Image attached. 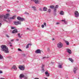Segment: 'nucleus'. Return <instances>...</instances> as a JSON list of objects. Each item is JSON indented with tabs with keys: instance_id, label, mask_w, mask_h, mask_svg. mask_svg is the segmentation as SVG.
<instances>
[{
	"instance_id": "dca6fc26",
	"label": "nucleus",
	"mask_w": 79,
	"mask_h": 79,
	"mask_svg": "<svg viewBox=\"0 0 79 79\" xmlns=\"http://www.w3.org/2000/svg\"><path fill=\"white\" fill-rule=\"evenodd\" d=\"M48 10V9H47V7H44L43 8V10L44 11H47Z\"/></svg>"
},
{
	"instance_id": "4d7b16f0",
	"label": "nucleus",
	"mask_w": 79,
	"mask_h": 79,
	"mask_svg": "<svg viewBox=\"0 0 79 79\" xmlns=\"http://www.w3.org/2000/svg\"><path fill=\"white\" fill-rule=\"evenodd\" d=\"M46 58H48V57H46Z\"/></svg>"
},
{
	"instance_id": "9d476101",
	"label": "nucleus",
	"mask_w": 79,
	"mask_h": 79,
	"mask_svg": "<svg viewBox=\"0 0 79 79\" xmlns=\"http://www.w3.org/2000/svg\"><path fill=\"white\" fill-rule=\"evenodd\" d=\"M67 51L69 54H71L72 52H71V50L69 49H67Z\"/></svg>"
},
{
	"instance_id": "9b49d317",
	"label": "nucleus",
	"mask_w": 79,
	"mask_h": 79,
	"mask_svg": "<svg viewBox=\"0 0 79 79\" xmlns=\"http://www.w3.org/2000/svg\"><path fill=\"white\" fill-rule=\"evenodd\" d=\"M24 77V75L23 74H20L19 77L20 79H22L23 77Z\"/></svg>"
},
{
	"instance_id": "7ed1b4c3",
	"label": "nucleus",
	"mask_w": 79,
	"mask_h": 79,
	"mask_svg": "<svg viewBox=\"0 0 79 79\" xmlns=\"http://www.w3.org/2000/svg\"><path fill=\"white\" fill-rule=\"evenodd\" d=\"M17 19L18 20H19L20 21H24V19L23 18H21V17L18 16L17 17Z\"/></svg>"
},
{
	"instance_id": "ddd939ff",
	"label": "nucleus",
	"mask_w": 79,
	"mask_h": 79,
	"mask_svg": "<svg viewBox=\"0 0 79 79\" xmlns=\"http://www.w3.org/2000/svg\"><path fill=\"white\" fill-rule=\"evenodd\" d=\"M58 8V5H57L54 9V12H56V8Z\"/></svg>"
},
{
	"instance_id": "c9c22d12",
	"label": "nucleus",
	"mask_w": 79,
	"mask_h": 79,
	"mask_svg": "<svg viewBox=\"0 0 79 79\" xmlns=\"http://www.w3.org/2000/svg\"><path fill=\"white\" fill-rule=\"evenodd\" d=\"M6 37H10V36H9L8 35H6Z\"/></svg>"
},
{
	"instance_id": "4c0bfd02",
	"label": "nucleus",
	"mask_w": 79,
	"mask_h": 79,
	"mask_svg": "<svg viewBox=\"0 0 79 79\" xmlns=\"http://www.w3.org/2000/svg\"><path fill=\"white\" fill-rule=\"evenodd\" d=\"M46 58V57H42V59H45V58Z\"/></svg>"
},
{
	"instance_id": "13d9d810",
	"label": "nucleus",
	"mask_w": 79,
	"mask_h": 79,
	"mask_svg": "<svg viewBox=\"0 0 79 79\" xmlns=\"http://www.w3.org/2000/svg\"><path fill=\"white\" fill-rule=\"evenodd\" d=\"M0 7H1V6H0Z\"/></svg>"
},
{
	"instance_id": "37998d69",
	"label": "nucleus",
	"mask_w": 79,
	"mask_h": 79,
	"mask_svg": "<svg viewBox=\"0 0 79 79\" xmlns=\"http://www.w3.org/2000/svg\"><path fill=\"white\" fill-rule=\"evenodd\" d=\"M13 41H14V40H11V42H13Z\"/></svg>"
},
{
	"instance_id": "f3484780",
	"label": "nucleus",
	"mask_w": 79,
	"mask_h": 79,
	"mask_svg": "<svg viewBox=\"0 0 79 79\" xmlns=\"http://www.w3.org/2000/svg\"><path fill=\"white\" fill-rule=\"evenodd\" d=\"M77 68L76 67L74 68V69H73V71L75 73H76V70H77Z\"/></svg>"
},
{
	"instance_id": "a19ab883",
	"label": "nucleus",
	"mask_w": 79,
	"mask_h": 79,
	"mask_svg": "<svg viewBox=\"0 0 79 79\" xmlns=\"http://www.w3.org/2000/svg\"><path fill=\"white\" fill-rule=\"evenodd\" d=\"M6 16H9V15H10V14H6Z\"/></svg>"
},
{
	"instance_id": "412c9836",
	"label": "nucleus",
	"mask_w": 79,
	"mask_h": 79,
	"mask_svg": "<svg viewBox=\"0 0 79 79\" xmlns=\"http://www.w3.org/2000/svg\"><path fill=\"white\" fill-rule=\"evenodd\" d=\"M20 35H21V34L20 33L18 34V36L19 37V38H22V37H21V36Z\"/></svg>"
},
{
	"instance_id": "cd10ccee",
	"label": "nucleus",
	"mask_w": 79,
	"mask_h": 79,
	"mask_svg": "<svg viewBox=\"0 0 79 79\" xmlns=\"http://www.w3.org/2000/svg\"><path fill=\"white\" fill-rule=\"evenodd\" d=\"M45 66V65L42 64V69H43V70H44V67Z\"/></svg>"
},
{
	"instance_id": "49530a36",
	"label": "nucleus",
	"mask_w": 79,
	"mask_h": 79,
	"mask_svg": "<svg viewBox=\"0 0 79 79\" xmlns=\"http://www.w3.org/2000/svg\"><path fill=\"white\" fill-rule=\"evenodd\" d=\"M1 26H2V23H0V27H1Z\"/></svg>"
},
{
	"instance_id": "ea45409f",
	"label": "nucleus",
	"mask_w": 79,
	"mask_h": 79,
	"mask_svg": "<svg viewBox=\"0 0 79 79\" xmlns=\"http://www.w3.org/2000/svg\"><path fill=\"white\" fill-rule=\"evenodd\" d=\"M44 25L45 26H46V23H44Z\"/></svg>"
},
{
	"instance_id": "1a4fd4ad",
	"label": "nucleus",
	"mask_w": 79,
	"mask_h": 79,
	"mask_svg": "<svg viewBox=\"0 0 79 79\" xmlns=\"http://www.w3.org/2000/svg\"><path fill=\"white\" fill-rule=\"evenodd\" d=\"M36 53H41V51L40 49H37L35 51Z\"/></svg>"
},
{
	"instance_id": "72a5a7b5",
	"label": "nucleus",
	"mask_w": 79,
	"mask_h": 79,
	"mask_svg": "<svg viewBox=\"0 0 79 79\" xmlns=\"http://www.w3.org/2000/svg\"><path fill=\"white\" fill-rule=\"evenodd\" d=\"M24 79H27V77H24Z\"/></svg>"
},
{
	"instance_id": "8fccbe9b",
	"label": "nucleus",
	"mask_w": 79,
	"mask_h": 79,
	"mask_svg": "<svg viewBox=\"0 0 79 79\" xmlns=\"http://www.w3.org/2000/svg\"><path fill=\"white\" fill-rule=\"evenodd\" d=\"M67 32V31H64V30H63V32Z\"/></svg>"
},
{
	"instance_id": "603ef678",
	"label": "nucleus",
	"mask_w": 79,
	"mask_h": 79,
	"mask_svg": "<svg viewBox=\"0 0 79 79\" xmlns=\"http://www.w3.org/2000/svg\"><path fill=\"white\" fill-rule=\"evenodd\" d=\"M10 47H11L12 46V45H10Z\"/></svg>"
},
{
	"instance_id": "423d86ee",
	"label": "nucleus",
	"mask_w": 79,
	"mask_h": 79,
	"mask_svg": "<svg viewBox=\"0 0 79 79\" xmlns=\"http://www.w3.org/2000/svg\"><path fill=\"white\" fill-rule=\"evenodd\" d=\"M4 18L5 19H7V18H8V16H5V15L0 16V18Z\"/></svg>"
},
{
	"instance_id": "39448f33",
	"label": "nucleus",
	"mask_w": 79,
	"mask_h": 79,
	"mask_svg": "<svg viewBox=\"0 0 79 79\" xmlns=\"http://www.w3.org/2000/svg\"><path fill=\"white\" fill-rule=\"evenodd\" d=\"M19 68L21 70H22V71H23L24 70V66H22V65H19Z\"/></svg>"
},
{
	"instance_id": "79ce46f5",
	"label": "nucleus",
	"mask_w": 79,
	"mask_h": 79,
	"mask_svg": "<svg viewBox=\"0 0 79 79\" xmlns=\"http://www.w3.org/2000/svg\"><path fill=\"white\" fill-rule=\"evenodd\" d=\"M4 21H6V19H3Z\"/></svg>"
},
{
	"instance_id": "c03bdc74",
	"label": "nucleus",
	"mask_w": 79,
	"mask_h": 79,
	"mask_svg": "<svg viewBox=\"0 0 79 79\" xmlns=\"http://www.w3.org/2000/svg\"><path fill=\"white\" fill-rule=\"evenodd\" d=\"M27 30H30V29L29 28H27Z\"/></svg>"
},
{
	"instance_id": "393cba45",
	"label": "nucleus",
	"mask_w": 79,
	"mask_h": 79,
	"mask_svg": "<svg viewBox=\"0 0 79 79\" xmlns=\"http://www.w3.org/2000/svg\"><path fill=\"white\" fill-rule=\"evenodd\" d=\"M65 43H66L67 45H68L69 44V42H68V41H65Z\"/></svg>"
},
{
	"instance_id": "2f4dec72",
	"label": "nucleus",
	"mask_w": 79,
	"mask_h": 79,
	"mask_svg": "<svg viewBox=\"0 0 79 79\" xmlns=\"http://www.w3.org/2000/svg\"><path fill=\"white\" fill-rule=\"evenodd\" d=\"M65 19H63V20H61V21L64 22V23H65Z\"/></svg>"
},
{
	"instance_id": "6e6d98bb",
	"label": "nucleus",
	"mask_w": 79,
	"mask_h": 79,
	"mask_svg": "<svg viewBox=\"0 0 79 79\" xmlns=\"http://www.w3.org/2000/svg\"><path fill=\"white\" fill-rule=\"evenodd\" d=\"M45 79H47V78H46Z\"/></svg>"
},
{
	"instance_id": "bb28decb",
	"label": "nucleus",
	"mask_w": 79,
	"mask_h": 79,
	"mask_svg": "<svg viewBox=\"0 0 79 79\" xmlns=\"http://www.w3.org/2000/svg\"><path fill=\"white\" fill-rule=\"evenodd\" d=\"M25 15H29V13H28L27 12H25Z\"/></svg>"
},
{
	"instance_id": "c85d7f7f",
	"label": "nucleus",
	"mask_w": 79,
	"mask_h": 79,
	"mask_svg": "<svg viewBox=\"0 0 79 79\" xmlns=\"http://www.w3.org/2000/svg\"><path fill=\"white\" fill-rule=\"evenodd\" d=\"M51 11H52V10H51V9H49L48 12H49V13H50V12H51Z\"/></svg>"
},
{
	"instance_id": "b1692460",
	"label": "nucleus",
	"mask_w": 79,
	"mask_h": 79,
	"mask_svg": "<svg viewBox=\"0 0 79 79\" xmlns=\"http://www.w3.org/2000/svg\"><path fill=\"white\" fill-rule=\"evenodd\" d=\"M54 6H50V8H52V9H53L54 8Z\"/></svg>"
},
{
	"instance_id": "6e6552de",
	"label": "nucleus",
	"mask_w": 79,
	"mask_h": 79,
	"mask_svg": "<svg viewBox=\"0 0 79 79\" xmlns=\"http://www.w3.org/2000/svg\"><path fill=\"white\" fill-rule=\"evenodd\" d=\"M14 23L15 25L17 26L18 24H21V22L17 21V22H15Z\"/></svg>"
},
{
	"instance_id": "4be33fe9",
	"label": "nucleus",
	"mask_w": 79,
	"mask_h": 79,
	"mask_svg": "<svg viewBox=\"0 0 79 79\" xmlns=\"http://www.w3.org/2000/svg\"><path fill=\"white\" fill-rule=\"evenodd\" d=\"M3 57L2 55L0 54V59L1 60L2 59H3Z\"/></svg>"
},
{
	"instance_id": "0eeeda50",
	"label": "nucleus",
	"mask_w": 79,
	"mask_h": 79,
	"mask_svg": "<svg viewBox=\"0 0 79 79\" xmlns=\"http://www.w3.org/2000/svg\"><path fill=\"white\" fill-rule=\"evenodd\" d=\"M75 15L76 17H79V12L77 11H75Z\"/></svg>"
},
{
	"instance_id": "aec40b11",
	"label": "nucleus",
	"mask_w": 79,
	"mask_h": 79,
	"mask_svg": "<svg viewBox=\"0 0 79 79\" xmlns=\"http://www.w3.org/2000/svg\"><path fill=\"white\" fill-rule=\"evenodd\" d=\"M29 45H31V44H27V46H26V48H29Z\"/></svg>"
},
{
	"instance_id": "f8f14e48",
	"label": "nucleus",
	"mask_w": 79,
	"mask_h": 79,
	"mask_svg": "<svg viewBox=\"0 0 79 79\" xmlns=\"http://www.w3.org/2000/svg\"><path fill=\"white\" fill-rule=\"evenodd\" d=\"M45 74L46 75V76H47V77H49L50 76V74L48 72H45Z\"/></svg>"
},
{
	"instance_id": "e433bc0d",
	"label": "nucleus",
	"mask_w": 79,
	"mask_h": 79,
	"mask_svg": "<svg viewBox=\"0 0 79 79\" xmlns=\"http://www.w3.org/2000/svg\"><path fill=\"white\" fill-rule=\"evenodd\" d=\"M2 73H3V72H2V71H0V74H2Z\"/></svg>"
},
{
	"instance_id": "09e8293b",
	"label": "nucleus",
	"mask_w": 79,
	"mask_h": 79,
	"mask_svg": "<svg viewBox=\"0 0 79 79\" xmlns=\"http://www.w3.org/2000/svg\"><path fill=\"white\" fill-rule=\"evenodd\" d=\"M7 11H8V12H9L10 11V10H7Z\"/></svg>"
},
{
	"instance_id": "2eb2a0df",
	"label": "nucleus",
	"mask_w": 79,
	"mask_h": 79,
	"mask_svg": "<svg viewBox=\"0 0 79 79\" xmlns=\"http://www.w3.org/2000/svg\"><path fill=\"white\" fill-rule=\"evenodd\" d=\"M64 12H63V11L62 10L60 11V15H64Z\"/></svg>"
},
{
	"instance_id": "5701e85b",
	"label": "nucleus",
	"mask_w": 79,
	"mask_h": 79,
	"mask_svg": "<svg viewBox=\"0 0 79 79\" xmlns=\"http://www.w3.org/2000/svg\"><path fill=\"white\" fill-rule=\"evenodd\" d=\"M58 67L59 68H62V64H60L59 65H58Z\"/></svg>"
},
{
	"instance_id": "f257e3e1",
	"label": "nucleus",
	"mask_w": 79,
	"mask_h": 79,
	"mask_svg": "<svg viewBox=\"0 0 79 79\" xmlns=\"http://www.w3.org/2000/svg\"><path fill=\"white\" fill-rule=\"evenodd\" d=\"M1 48L2 51L4 52L5 53H9V51H8V48L6 46L3 45L1 46Z\"/></svg>"
},
{
	"instance_id": "6ab92c4d",
	"label": "nucleus",
	"mask_w": 79,
	"mask_h": 79,
	"mask_svg": "<svg viewBox=\"0 0 79 79\" xmlns=\"http://www.w3.org/2000/svg\"><path fill=\"white\" fill-rule=\"evenodd\" d=\"M69 60L70 61H71V62H72V63H73V62H74V60H73V59L71 58H69Z\"/></svg>"
},
{
	"instance_id": "c756f323",
	"label": "nucleus",
	"mask_w": 79,
	"mask_h": 79,
	"mask_svg": "<svg viewBox=\"0 0 79 79\" xmlns=\"http://www.w3.org/2000/svg\"><path fill=\"white\" fill-rule=\"evenodd\" d=\"M18 51H20V52H22V50H21L20 49V48H18Z\"/></svg>"
},
{
	"instance_id": "f704fd0d",
	"label": "nucleus",
	"mask_w": 79,
	"mask_h": 79,
	"mask_svg": "<svg viewBox=\"0 0 79 79\" xmlns=\"http://www.w3.org/2000/svg\"><path fill=\"white\" fill-rule=\"evenodd\" d=\"M15 28V27H11V29H14Z\"/></svg>"
},
{
	"instance_id": "864d4df0",
	"label": "nucleus",
	"mask_w": 79,
	"mask_h": 79,
	"mask_svg": "<svg viewBox=\"0 0 79 79\" xmlns=\"http://www.w3.org/2000/svg\"><path fill=\"white\" fill-rule=\"evenodd\" d=\"M52 40H55V39H52Z\"/></svg>"
},
{
	"instance_id": "a211bd4d",
	"label": "nucleus",
	"mask_w": 79,
	"mask_h": 79,
	"mask_svg": "<svg viewBox=\"0 0 79 79\" xmlns=\"http://www.w3.org/2000/svg\"><path fill=\"white\" fill-rule=\"evenodd\" d=\"M13 69H17V68L16 66V65H14L13 67H12Z\"/></svg>"
},
{
	"instance_id": "473e14b6",
	"label": "nucleus",
	"mask_w": 79,
	"mask_h": 79,
	"mask_svg": "<svg viewBox=\"0 0 79 79\" xmlns=\"http://www.w3.org/2000/svg\"><path fill=\"white\" fill-rule=\"evenodd\" d=\"M41 27H42V28H44V25H42L41 26Z\"/></svg>"
},
{
	"instance_id": "20e7f679",
	"label": "nucleus",
	"mask_w": 79,
	"mask_h": 79,
	"mask_svg": "<svg viewBox=\"0 0 79 79\" xmlns=\"http://www.w3.org/2000/svg\"><path fill=\"white\" fill-rule=\"evenodd\" d=\"M31 1H34L36 4H39L40 3V1L39 0H31Z\"/></svg>"
},
{
	"instance_id": "de8ad7c7",
	"label": "nucleus",
	"mask_w": 79,
	"mask_h": 79,
	"mask_svg": "<svg viewBox=\"0 0 79 79\" xmlns=\"http://www.w3.org/2000/svg\"><path fill=\"white\" fill-rule=\"evenodd\" d=\"M16 40H17V41L19 40V39H17Z\"/></svg>"
},
{
	"instance_id": "7c9ffc66",
	"label": "nucleus",
	"mask_w": 79,
	"mask_h": 79,
	"mask_svg": "<svg viewBox=\"0 0 79 79\" xmlns=\"http://www.w3.org/2000/svg\"><path fill=\"white\" fill-rule=\"evenodd\" d=\"M60 24V23L57 22V23H56V25H58V24Z\"/></svg>"
},
{
	"instance_id": "3c124183",
	"label": "nucleus",
	"mask_w": 79,
	"mask_h": 79,
	"mask_svg": "<svg viewBox=\"0 0 79 79\" xmlns=\"http://www.w3.org/2000/svg\"><path fill=\"white\" fill-rule=\"evenodd\" d=\"M34 79H39V78H35Z\"/></svg>"
},
{
	"instance_id": "5fc2aeb1",
	"label": "nucleus",
	"mask_w": 79,
	"mask_h": 79,
	"mask_svg": "<svg viewBox=\"0 0 79 79\" xmlns=\"http://www.w3.org/2000/svg\"><path fill=\"white\" fill-rule=\"evenodd\" d=\"M15 30H17V29H15Z\"/></svg>"
},
{
	"instance_id": "f03ea898",
	"label": "nucleus",
	"mask_w": 79,
	"mask_h": 79,
	"mask_svg": "<svg viewBox=\"0 0 79 79\" xmlns=\"http://www.w3.org/2000/svg\"><path fill=\"white\" fill-rule=\"evenodd\" d=\"M57 47L58 48H62L63 47V44L62 43L60 42L57 44Z\"/></svg>"
},
{
	"instance_id": "a878e982",
	"label": "nucleus",
	"mask_w": 79,
	"mask_h": 79,
	"mask_svg": "<svg viewBox=\"0 0 79 79\" xmlns=\"http://www.w3.org/2000/svg\"><path fill=\"white\" fill-rule=\"evenodd\" d=\"M15 16H14L12 17H11L10 18V19H15Z\"/></svg>"
},
{
	"instance_id": "4468645a",
	"label": "nucleus",
	"mask_w": 79,
	"mask_h": 79,
	"mask_svg": "<svg viewBox=\"0 0 79 79\" xmlns=\"http://www.w3.org/2000/svg\"><path fill=\"white\" fill-rule=\"evenodd\" d=\"M17 32H18V31H17L16 30H14L12 32V34L17 33Z\"/></svg>"
},
{
	"instance_id": "a18cd8bd",
	"label": "nucleus",
	"mask_w": 79,
	"mask_h": 79,
	"mask_svg": "<svg viewBox=\"0 0 79 79\" xmlns=\"http://www.w3.org/2000/svg\"><path fill=\"white\" fill-rule=\"evenodd\" d=\"M40 11H42V8H40Z\"/></svg>"
},
{
	"instance_id": "58836bf2",
	"label": "nucleus",
	"mask_w": 79,
	"mask_h": 79,
	"mask_svg": "<svg viewBox=\"0 0 79 79\" xmlns=\"http://www.w3.org/2000/svg\"><path fill=\"white\" fill-rule=\"evenodd\" d=\"M32 8H33L34 10H35V7H32Z\"/></svg>"
}]
</instances>
